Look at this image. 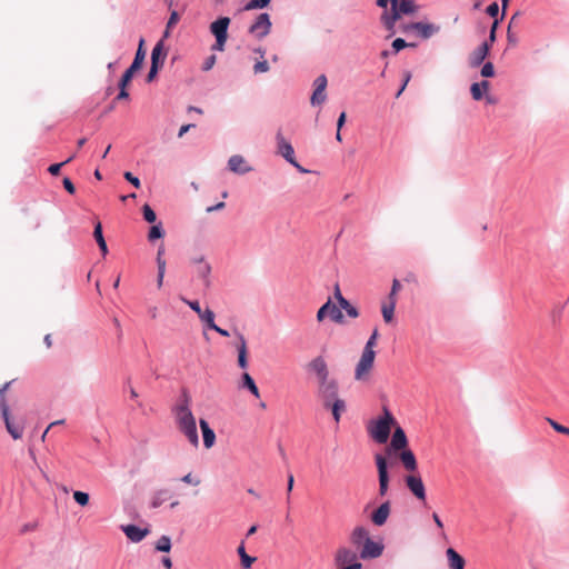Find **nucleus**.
<instances>
[{
    "label": "nucleus",
    "instance_id": "obj_1",
    "mask_svg": "<svg viewBox=\"0 0 569 569\" xmlns=\"http://www.w3.org/2000/svg\"><path fill=\"white\" fill-rule=\"evenodd\" d=\"M191 397L189 392L183 389L179 397L178 403L173 407L176 423L181 433L188 441L194 446H199V437L197 431L196 418L190 409Z\"/></svg>",
    "mask_w": 569,
    "mask_h": 569
},
{
    "label": "nucleus",
    "instance_id": "obj_2",
    "mask_svg": "<svg viewBox=\"0 0 569 569\" xmlns=\"http://www.w3.org/2000/svg\"><path fill=\"white\" fill-rule=\"evenodd\" d=\"M397 423L395 417L385 406L382 416L376 420H371L368 426V433L378 443H386L390 437L391 427Z\"/></svg>",
    "mask_w": 569,
    "mask_h": 569
},
{
    "label": "nucleus",
    "instance_id": "obj_3",
    "mask_svg": "<svg viewBox=\"0 0 569 569\" xmlns=\"http://www.w3.org/2000/svg\"><path fill=\"white\" fill-rule=\"evenodd\" d=\"M316 395L325 409H329V403L339 399V382L330 377L325 381L317 383Z\"/></svg>",
    "mask_w": 569,
    "mask_h": 569
},
{
    "label": "nucleus",
    "instance_id": "obj_4",
    "mask_svg": "<svg viewBox=\"0 0 569 569\" xmlns=\"http://www.w3.org/2000/svg\"><path fill=\"white\" fill-rule=\"evenodd\" d=\"M229 17H219L217 20L210 23L209 30L216 38V42L212 44V51H223L228 39V28L230 24Z\"/></svg>",
    "mask_w": 569,
    "mask_h": 569
},
{
    "label": "nucleus",
    "instance_id": "obj_5",
    "mask_svg": "<svg viewBox=\"0 0 569 569\" xmlns=\"http://www.w3.org/2000/svg\"><path fill=\"white\" fill-rule=\"evenodd\" d=\"M306 370L308 373H310L315 377L316 383H319L320 381H325L331 377L328 363L322 356H317V357L312 358L306 365Z\"/></svg>",
    "mask_w": 569,
    "mask_h": 569
},
{
    "label": "nucleus",
    "instance_id": "obj_6",
    "mask_svg": "<svg viewBox=\"0 0 569 569\" xmlns=\"http://www.w3.org/2000/svg\"><path fill=\"white\" fill-rule=\"evenodd\" d=\"M271 20L270 16L267 12L260 13L254 22L249 27V33L261 40L266 38L271 31Z\"/></svg>",
    "mask_w": 569,
    "mask_h": 569
},
{
    "label": "nucleus",
    "instance_id": "obj_7",
    "mask_svg": "<svg viewBox=\"0 0 569 569\" xmlns=\"http://www.w3.org/2000/svg\"><path fill=\"white\" fill-rule=\"evenodd\" d=\"M375 357L376 353L362 350L360 360L358 361L355 370V379L357 381H362L367 379L370 370L373 367Z\"/></svg>",
    "mask_w": 569,
    "mask_h": 569
},
{
    "label": "nucleus",
    "instance_id": "obj_8",
    "mask_svg": "<svg viewBox=\"0 0 569 569\" xmlns=\"http://www.w3.org/2000/svg\"><path fill=\"white\" fill-rule=\"evenodd\" d=\"M375 460L378 469L379 496L385 497L389 489L388 461L381 455H376Z\"/></svg>",
    "mask_w": 569,
    "mask_h": 569
},
{
    "label": "nucleus",
    "instance_id": "obj_9",
    "mask_svg": "<svg viewBox=\"0 0 569 569\" xmlns=\"http://www.w3.org/2000/svg\"><path fill=\"white\" fill-rule=\"evenodd\" d=\"M330 316L331 320L336 323H342L343 322V315L340 310V307H337L332 303L331 299H328L327 302H325L317 312V320L319 322H322L327 316Z\"/></svg>",
    "mask_w": 569,
    "mask_h": 569
},
{
    "label": "nucleus",
    "instance_id": "obj_10",
    "mask_svg": "<svg viewBox=\"0 0 569 569\" xmlns=\"http://www.w3.org/2000/svg\"><path fill=\"white\" fill-rule=\"evenodd\" d=\"M144 40L140 39L139 47L137 49L134 59L131 63V66L124 71V73L121 77V80L130 82L133 74L141 68L144 58H146V51L143 49Z\"/></svg>",
    "mask_w": 569,
    "mask_h": 569
},
{
    "label": "nucleus",
    "instance_id": "obj_11",
    "mask_svg": "<svg viewBox=\"0 0 569 569\" xmlns=\"http://www.w3.org/2000/svg\"><path fill=\"white\" fill-rule=\"evenodd\" d=\"M383 545L379 541L368 539L359 550V558L362 560L376 559L383 552Z\"/></svg>",
    "mask_w": 569,
    "mask_h": 569
},
{
    "label": "nucleus",
    "instance_id": "obj_12",
    "mask_svg": "<svg viewBox=\"0 0 569 569\" xmlns=\"http://www.w3.org/2000/svg\"><path fill=\"white\" fill-rule=\"evenodd\" d=\"M278 152L293 167H298V162L295 158L293 147L289 141L284 139L282 133L279 131L276 136Z\"/></svg>",
    "mask_w": 569,
    "mask_h": 569
},
{
    "label": "nucleus",
    "instance_id": "obj_13",
    "mask_svg": "<svg viewBox=\"0 0 569 569\" xmlns=\"http://www.w3.org/2000/svg\"><path fill=\"white\" fill-rule=\"evenodd\" d=\"M1 417L4 421L6 429L13 439H20L23 433V426L20 422H14L9 413V407L7 403H2Z\"/></svg>",
    "mask_w": 569,
    "mask_h": 569
},
{
    "label": "nucleus",
    "instance_id": "obj_14",
    "mask_svg": "<svg viewBox=\"0 0 569 569\" xmlns=\"http://www.w3.org/2000/svg\"><path fill=\"white\" fill-rule=\"evenodd\" d=\"M405 482L410 492L420 501L426 500V488L420 476L409 475Z\"/></svg>",
    "mask_w": 569,
    "mask_h": 569
},
{
    "label": "nucleus",
    "instance_id": "obj_15",
    "mask_svg": "<svg viewBox=\"0 0 569 569\" xmlns=\"http://www.w3.org/2000/svg\"><path fill=\"white\" fill-rule=\"evenodd\" d=\"M192 263L196 266L197 277L202 280L206 288H209L211 286V266L204 260L203 257L192 259Z\"/></svg>",
    "mask_w": 569,
    "mask_h": 569
},
{
    "label": "nucleus",
    "instance_id": "obj_16",
    "mask_svg": "<svg viewBox=\"0 0 569 569\" xmlns=\"http://www.w3.org/2000/svg\"><path fill=\"white\" fill-rule=\"evenodd\" d=\"M490 52L489 42H482L469 54V66L477 68L483 63Z\"/></svg>",
    "mask_w": 569,
    "mask_h": 569
},
{
    "label": "nucleus",
    "instance_id": "obj_17",
    "mask_svg": "<svg viewBox=\"0 0 569 569\" xmlns=\"http://www.w3.org/2000/svg\"><path fill=\"white\" fill-rule=\"evenodd\" d=\"M359 553L348 547H340L335 555V563L338 567H345L353 562H358Z\"/></svg>",
    "mask_w": 569,
    "mask_h": 569
},
{
    "label": "nucleus",
    "instance_id": "obj_18",
    "mask_svg": "<svg viewBox=\"0 0 569 569\" xmlns=\"http://www.w3.org/2000/svg\"><path fill=\"white\" fill-rule=\"evenodd\" d=\"M228 169L237 174H246L252 171V167L247 163L241 154H233L229 158Z\"/></svg>",
    "mask_w": 569,
    "mask_h": 569
},
{
    "label": "nucleus",
    "instance_id": "obj_19",
    "mask_svg": "<svg viewBox=\"0 0 569 569\" xmlns=\"http://www.w3.org/2000/svg\"><path fill=\"white\" fill-rule=\"evenodd\" d=\"M410 27L416 30L420 38L427 40L440 31V26L428 22H411Z\"/></svg>",
    "mask_w": 569,
    "mask_h": 569
},
{
    "label": "nucleus",
    "instance_id": "obj_20",
    "mask_svg": "<svg viewBox=\"0 0 569 569\" xmlns=\"http://www.w3.org/2000/svg\"><path fill=\"white\" fill-rule=\"evenodd\" d=\"M391 512V503L390 501L382 502L372 513H371V521L373 525L381 527L383 526Z\"/></svg>",
    "mask_w": 569,
    "mask_h": 569
},
{
    "label": "nucleus",
    "instance_id": "obj_21",
    "mask_svg": "<svg viewBox=\"0 0 569 569\" xmlns=\"http://www.w3.org/2000/svg\"><path fill=\"white\" fill-rule=\"evenodd\" d=\"M121 529L132 542H140L149 533L148 529H142L136 525L122 526Z\"/></svg>",
    "mask_w": 569,
    "mask_h": 569
},
{
    "label": "nucleus",
    "instance_id": "obj_22",
    "mask_svg": "<svg viewBox=\"0 0 569 569\" xmlns=\"http://www.w3.org/2000/svg\"><path fill=\"white\" fill-rule=\"evenodd\" d=\"M400 17L401 14L397 11V7H391V12L385 11L381 14V21L386 29L390 32L389 37L395 34V24Z\"/></svg>",
    "mask_w": 569,
    "mask_h": 569
},
{
    "label": "nucleus",
    "instance_id": "obj_23",
    "mask_svg": "<svg viewBox=\"0 0 569 569\" xmlns=\"http://www.w3.org/2000/svg\"><path fill=\"white\" fill-rule=\"evenodd\" d=\"M368 539H370L369 531L362 526L356 527L350 535L351 543L359 549Z\"/></svg>",
    "mask_w": 569,
    "mask_h": 569
},
{
    "label": "nucleus",
    "instance_id": "obj_24",
    "mask_svg": "<svg viewBox=\"0 0 569 569\" xmlns=\"http://www.w3.org/2000/svg\"><path fill=\"white\" fill-rule=\"evenodd\" d=\"M200 429L202 431L203 446L209 449L214 445L216 433L209 426L208 421L204 419H200L199 421Z\"/></svg>",
    "mask_w": 569,
    "mask_h": 569
},
{
    "label": "nucleus",
    "instance_id": "obj_25",
    "mask_svg": "<svg viewBox=\"0 0 569 569\" xmlns=\"http://www.w3.org/2000/svg\"><path fill=\"white\" fill-rule=\"evenodd\" d=\"M408 445L407 436L401 427H396L392 438H391V447L393 450H403Z\"/></svg>",
    "mask_w": 569,
    "mask_h": 569
},
{
    "label": "nucleus",
    "instance_id": "obj_26",
    "mask_svg": "<svg viewBox=\"0 0 569 569\" xmlns=\"http://www.w3.org/2000/svg\"><path fill=\"white\" fill-rule=\"evenodd\" d=\"M448 565L450 569H463L466 561L453 548H448L446 551Z\"/></svg>",
    "mask_w": 569,
    "mask_h": 569
},
{
    "label": "nucleus",
    "instance_id": "obj_27",
    "mask_svg": "<svg viewBox=\"0 0 569 569\" xmlns=\"http://www.w3.org/2000/svg\"><path fill=\"white\" fill-rule=\"evenodd\" d=\"M237 337L239 339V346H238V366L241 369H246L248 367V360H247V341L242 333L237 332Z\"/></svg>",
    "mask_w": 569,
    "mask_h": 569
},
{
    "label": "nucleus",
    "instance_id": "obj_28",
    "mask_svg": "<svg viewBox=\"0 0 569 569\" xmlns=\"http://www.w3.org/2000/svg\"><path fill=\"white\" fill-rule=\"evenodd\" d=\"M170 497H171V492L169 489L156 490L151 497L150 507L153 509L159 508Z\"/></svg>",
    "mask_w": 569,
    "mask_h": 569
},
{
    "label": "nucleus",
    "instance_id": "obj_29",
    "mask_svg": "<svg viewBox=\"0 0 569 569\" xmlns=\"http://www.w3.org/2000/svg\"><path fill=\"white\" fill-rule=\"evenodd\" d=\"M167 53L164 52L163 41L160 40L157 42V44L153 47L151 52V64H160L162 67L164 62Z\"/></svg>",
    "mask_w": 569,
    "mask_h": 569
},
{
    "label": "nucleus",
    "instance_id": "obj_30",
    "mask_svg": "<svg viewBox=\"0 0 569 569\" xmlns=\"http://www.w3.org/2000/svg\"><path fill=\"white\" fill-rule=\"evenodd\" d=\"M400 460L408 471H415L417 469V460L411 450H402L400 453Z\"/></svg>",
    "mask_w": 569,
    "mask_h": 569
},
{
    "label": "nucleus",
    "instance_id": "obj_31",
    "mask_svg": "<svg viewBox=\"0 0 569 569\" xmlns=\"http://www.w3.org/2000/svg\"><path fill=\"white\" fill-rule=\"evenodd\" d=\"M240 387L249 390L256 398L260 397L259 389H258L254 380L248 372L242 373Z\"/></svg>",
    "mask_w": 569,
    "mask_h": 569
},
{
    "label": "nucleus",
    "instance_id": "obj_32",
    "mask_svg": "<svg viewBox=\"0 0 569 569\" xmlns=\"http://www.w3.org/2000/svg\"><path fill=\"white\" fill-rule=\"evenodd\" d=\"M329 409L331 410L335 421L339 422L341 415L347 409L346 401L343 399L339 398V399L335 400L333 402L329 403Z\"/></svg>",
    "mask_w": 569,
    "mask_h": 569
},
{
    "label": "nucleus",
    "instance_id": "obj_33",
    "mask_svg": "<svg viewBox=\"0 0 569 569\" xmlns=\"http://www.w3.org/2000/svg\"><path fill=\"white\" fill-rule=\"evenodd\" d=\"M93 237L102 254L106 256L108 253V247L102 233V224L99 221L94 224Z\"/></svg>",
    "mask_w": 569,
    "mask_h": 569
},
{
    "label": "nucleus",
    "instance_id": "obj_34",
    "mask_svg": "<svg viewBox=\"0 0 569 569\" xmlns=\"http://www.w3.org/2000/svg\"><path fill=\"white\" fill-rule=\"evenodd\" d=\"M237 552H238V555L240 557L241 566L244 569H249L252 566V563L256 561L254 557H251V556L247 555L243 541L238 547Z\"/></svg>",
    "mask_w": 569,
    "mask_h": 569
},
{
    "label": "nucleus",
    "instance_id": "obj_35",
    "mask_svg": "<svg viewBox=\"0 0 569 569\" xmlns=\"http://www.w3.org/2000/svg\"><path fill=\"white\" fill-rule=\"evenodd\" d=\"M397 11L400 14H412L417 11V6L413 0H400L397 4Z\"/></svg>",
    "mask_w": 569,
    "mask_h": 569
},
{
    "label": "nucleus",
    "instance_id": "obj_36",
    "mask_svg": "<svg viewBox=\"0 0 569 569\" xmlns=\"http://www.w3.org/2000/svg\"><path fill=\"white\" fill-rule=\"evenodd\" d=\"M396 305H397V302L389 301V300H388V302L382 303L381 312H382L383 320L387 323H389L393 320V312H395Z\"/></svg>",
    "mask_w": 569,
    "mask_h": 569
},
{
    "label": "nucleus",
    "instance_id": "obj_37",
    "mask_svg": "<svg viewBox=\"0 0 569 569\" xmlns=\"http://www.w3.org/2000/svg\"><path fill=\"white\" fill-rule=\"evenodd\" d=\"M271 0H249L243 7V11H251L257 9H264L269 6Z\"/></svg>",
    "mask_w": 569,
    "mask_h": 569
},
{
    "label": "nucleus",
    "instance_id": "obj_38",
    "mask_svg": "<svg viewBox=\"0 0 569 569\" xmlns=\"http://www.w3.org/2000/svg\"><path fill=\"white\" fill-rule=\"evenodd\" d=\"M326 100H327L326 90L315 89L311 94V98H310V103H311V106L316 107V106L322 104Z\"/></svg>",
    "mask_w": 569,
    "mask_h": 569
},
{
    "label": "nucleus",
    "instance_id": "obj_39",
    "mask_svg": "<svg viewBox=\"0 0 569 569\" xmlns=\"http://www.w3.org/2000/svg\"><path fill=\"white\" fill-rule=\"evenodd\" d=\"M200 320L206 325L208 329H211L214 327V312L207 308L199 316Z\"/></svg>",
    "mask_w": 569,
    "mask_h": 569
},
{
    "label": "nucleus",
    "instance_id": "obj_40",
    "mask_svg": "<svg viewBox=\"0 0 569 569\" xmlns=\"http://www.w3.org/2000/svg\"><path fill=\"white\" fill-rule=\"evenodd\" d=\"M163 236H164V230L162 228L161 222H159L157 224H153L150 228V230L148 232V240L152 242L154 240L162 238Z\"/></svg>",
    "mask_w": 569,
    "mask_h": 569
},
{
    "label": "nucleus",
    "instance_id": "obj_41",
    "mask_svg": "<svg viewBox=\"0 0 569 569\" xmlns=\"http://www.w3.org/2000/svg\"><path fill=\"white\" fill-rule=\"evenodd\" d=\"M179 19H180L179 13L176 10L171 11L169 20L166 26L163 38H168L170 36L171 28H173L178 23Z\"/></svg>",
    "mask_w": 569,
    "mask_h": 569
},
{
    "label": "nucleus",
    "instance_id": "obj_42",
    "mask_svg": "<svg viewBox=\"0 0 569 569\" xmlns=\"http://www.w3.org/2000/svg\"><path fill=\"white\" fill-rule=\"evenodd\" d=\"M156 549L161 552H169L171 549V540L168 536H161L157 542Z\"/></svg>",
    "mask_w": 569,
    "mask_h": 569
},
{
    "label": "nucleus",
    "instance_id": "obj_43",
    "mask_svg": "<svg viewBox=\"0 0 569 569\" xmlns=\"http://www.w3.org/2000/svg\"><path fill=\"white\" fill-rule=\"evenodd\" d=\"M142 216H143V219L149 223H154L157 220V214H156L154 210L149 204H144L142 207Z\"/></svg>",
    "mask_w": 569,
    "mask_h": 569
},
{
    "label": "nucleus",
    "instance_id": "obj_44",
    "mask_svg": "<svg viewBox=\"0 0 569 569\" xmlns=\"http://www.w3.org/2000/svg\"><path fill=\"white\" fill-rule=\"evenodd\" d=\"M415 46H416L415 43L406 42V40L402 38H397L392 41V49H393L395 53L399 52L400 50H402L407 47H415Z\"/></svg>",
    "mask_w": 569,
    "mask_h": 569
},
{
    "label": "nucleus",
    "instance_id": "obj_45",
    "mask_svg": "<svg viewBox=\"0 0 569 569\" xmlns=\"http://www.w3.org/2000/svg\"><path fill=\"white\" fill-rule=\"evenodd\" d=\"M480 74L483 78H491V77H493L495 76V67H493L492 62L487 61V62L482 63V68L480 70Z\"/></svg>",
    "mask_w": 569,
    "mask_h": 569
},
{
    "label": "nucleus",
    "instance_id": "obj_46",
    "mask_svg": "<svg viewBox=\"0 0 569 569\" xmlns=\"http://www.w3.org/2000/svg\"><path fill=\"white\" fill-rule=\"evenodd\" d=\"M339 307L343 309L346 313L351 318H357L359 316L358 309L353 307L348 300L343 301V303Z\"/></svg>",
    "mask_w": 569,
    "mask_h": 569
},
{
    "label": "nucleus",
    "instance_id": "obj_47",
    "mask_svg": "<svg viewBox=\"0 0 569 569\" xmlns=\"http://www.w3.org/2000/svg\"><path fill=\"white\" fill-rule=\"evenodd\" d=\"M128 84H129V82H127V81L123 82V80L120 79V81L118 83L119 93L116 97V100L129 99V92L127 91Z\"/></svg>",
    "mask_w": 569,
    "mask_h": 569
},
{
    "label": "nucleus",
    "instance_id": "obj_48",
    "mask_svg": "<svg viewBox=\"0 0 569 569\" xmlns=\"http://www.w3.org/2000/svg\"><path fill=\"white\" fill-rule=\"evenodd\" d=\"M547 421H548V423L551 426V428L555 431L569 436V428L568 427H565V426L558 423L556 420H553L551 418H547Z\"/></svg>",
    "mask_w": 569,
    "mask_h": 569
},
{
    "label": "nucleus",
    "instance_id": "obj_49",
    "mask_svg": "<svg viewBox=\"0 0 569 569\" xmlns=\"http://www.w3.org/2000/svg\"><path fill=\"white\" fill-rule=\"evenodd\" d=\"M377 338H378V331L376 329V330H373L372 335L369 337L368 341L366 342L363 351H369L371 353H376L373 350V347L376 345Z\"/></svg>",
    "mask_w": 569,
    "mask_h": 569
},
{
    "label": "nucleus",
    "instance_id": "obj_50",
    "mask_svg": "<svg viewBox=\"0 0 569 569\" xmlns=\"http://www.w3.org/2000/svg\"><path fill=\"white\" fill-rule=\"evenodd\" d=\"M73 499L80 506H87L88 502H89V495L87 492H83V491H74L73 492Z\"/></svg>",
    "mask_w": 569,
    "mask_h": 569
},
{
    "label": "nucleus",
    "instance_id": "obj_51",
    "mask_svg": "<svg viewBox=\"0 0 569 569\" xmlns=\"http://www.w3.org/2000/svg\"><path fill=\"white\" fill-rule=\"evenodd\" d=\"M470 92H471V96H472V99L476 100V101H479L483 98V92L481 90V87L478 82H475L471 84L470 87Z\"/></svg>",
    "mask_w": 569,
    "mask_h": 569
},
{
    "label": "nucleus",
    "instance_id": "obj_52",
    "mask_svg": "<svg viewBox=\"0 0 569 569\" xmlns=\"http://www.w3.org/2000/svg\"><path fill=\"white\" fill-rule=\"evenodd\" d=\"M181 300L189 306L191 310H193L198 317L204 311L201 309L199 301L197 300H188L184 297H181Z\"/></svg>",
    "mask_w": 569,
    "mask_h": 569
},
{
    "label": "nucleus",
    "instance_id": "obj_53",
    "mask_svg": "<svg viewBox=\"0 0 569 569\" xmlns=\"http://www.w3.org/2000/svg\"><path fill=\"white\" fill-rule=\"evenodd\" d=\"M400 289H401V283H400V281H399L398 279H395V280L392 281V287H391V291H390V293H389V296H388V300H389V301H395V302H397V293H398V291H399Z\"/></svg>",
    "mask_w": 569,
    "mask_h": 569
},
{
    "label": "nucleus",
    "instance_id": "obj_54",
    "mask_svg": "<svg viewBox=\"0 0 569 569\" xmlns=\"http://www.w3.org/2000/svg\"><path fill=\"white\" fill-rule=\"evenodd\" d=\"M163 254H164V246L161 244L159 248H158V251H157V257H156V262H157V268L160 269V268H166L167 266V262L166 260L163 259Z\"/></svg>",
    "mask_w": 569,
    "mask_h": 569
},
{
    "label": "nucleus",
    "instance_id": "obj_55",
    "mask_svg": "<svg viewBox=\"0 0 569 569\" xmlns=\"http://www.w3.org/2000/svg\"><path fill=\"white\" fill-rule=\"evenodd\" d=\"M73 160V157H69L67 160H64L63 162H60V163H53L51 164L49 168H48V171L52 174V176H57L59 174L61 168L66 164V163H69L70 161Z\"/></svg>",
    "mask_w": 569,
    "mask_h": 569
},
{
    "label": "nucleus",
    "instance_id": "obj_56",
    "mask_svg": "<svg viewBox=\"0 0 569 569\" xmlns=\"http://www.w3.org/2000/svg\"><path fill=\"white\" fill-rule=\"evenodd\" d=\"M269 69H270L269 68V63L266 60L258 61L253 66V72L254 73H264V72L269 71Z\"/></svg>",
    "mask_w": 569,
    "mask_h": 569
},
{
    "label": "nucleus",
    "instance_id": "obj_57",
    "mask_svg": "<svg viewBox=\"0 0 569 569\" xmlns=\"http://www.w3.org/2000/svg\"><path fill=\"white\" fill-rule=\"evenodd\" d=\"M328 84L327 77L325 74L318 76L313 81L315 89H322L326 90Z\"/></svg>",
    "mask_w": 569,
    "mask_h": 569
},
{
    "label": "nucleus",
    "instance_id": "obj_58",
    "mask_svg": "<svg viewBox=\"0 0 569 569\" xmlns=\"http://www.w3.org/2000/svg\"><path fill=\"white\" fill-rule=\"evenodd\" d=\"M498 24H499V20L495 19V21L490 28V31H489V38H488V40L485 41V42H489L490 47L496 41V32H497Z\"/></svg>",
    "mask_w": 569,
    "mask_h": 569
},
{
    "label": "nucleus",
    "instance_id": "obj_59",
    "mask_svg": "<svg viewBox=\"0 0 569 569\" xmlns=\"http://www.w3.org/2000/svg\"><path fill=\"white\" fill-rule=\"evenodd\" d=\"M410 79H411V72L405 71L403 72V82H402V84H400V89L397 91L396 98H399L401 96V93L406 89L407 84L409 83Z\"/></svg>",
    "mask_w": 569,
    "mask_h": 569
},
{
    "label": "nucleus",
    "instance_id": "obj_60",
    "mask_svg": "<svg viewBox=\"0 0 569 569\" xmlns=\"http://www.w3.org/2000/svg\"><path fill=\"white\" fill-rule=\"evenodd\" d=\"M216 60H217V58H216V56H214V54L209 56V57L204 60V62H203V64H202V70H203V71H209V70H211V69L213 68L214 63H216Z\"/></svg>",
    "mask_w": 569,
    "mask_h": 569
},
{
    "label": "nucleus",
    "instance_id": "obj_61",
    "mask_svg": "<svg viewBox=\"0 0 569 569\" xmlns=\"http://www.w3.org/2000/svg\"><path fill=\"white\" fill-rule=\"evenodd\" d=\"M486 12H487L488 16L497 19V16L499 13V6H498V3L497 2L490 3L487 7Z\"/></svg>",
    "mask_w": 569,
    "mask_h": 569
},
{
    "label": "nucleus",
    "instance_id": "obj_62",
    "mask_svg": "<svg viewBox=\"0 0 569 569\" xmlns=\"http://www.w3.org/2000/svg\"><path fill=\"white\" fill-rule=\"evenodd\" d=\"M124 179L130 182L136 188H140V180L138 177L133 176L131 172L127 171L123 174Z\"/></svg>",
    "mask_w": 569,
    "mask_h": 569
},
{
    "label": "nucleus",
    "instance_id": "obj_63",
    "mask_svg": "<svg viewBox=\"0 0 569 569\" xmlns=\"http://www.w3.org/2000/svg\"><path fill=\"white\" fill-rule=\"evenodd\" d=\"M160 68H161L160 64H156V63L153 66L151 64L150 70L147 74L148 82H151L157 77Z\"/></svg>",
    "mask_w": 569,
    "mask_h": 569
},
{
    "label": "nucleus",
    "instance_id": "obj_64",
    "mask_svg": "<svg viewBox=\"0 0 569 569\" xmlns=\"http://www.w3.org/2000/svg\"><path fill=\"white\" fill-rule=\"evenodd\" d=\"M181 481L188 485L198 486L200 485V479L192 477L191 473H188L181 478Z\"/></svg>",
    "mask_w": 569,
    "mask_h": 569
}]
</instances>
